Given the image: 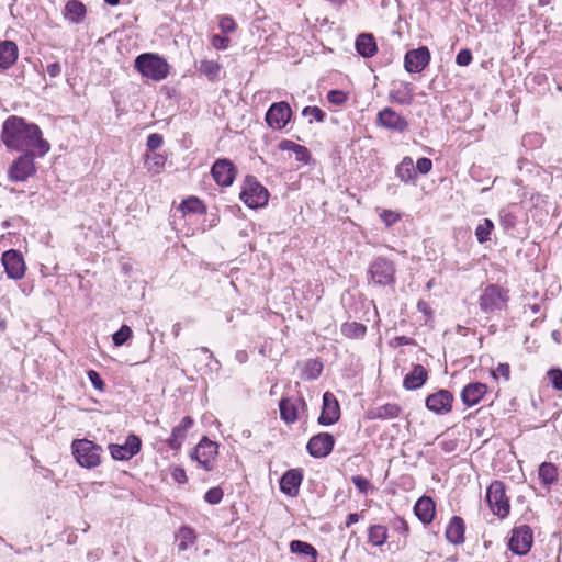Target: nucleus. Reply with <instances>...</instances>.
<instances>
[{
    "label": "nucleus",
    "instance_id": "nucleus-1",
    "mask_svg": "<svg viewBox=\"0 0 562 562\" xmlns=\"http://www.w3.org/2000/svg\"><path fill=\"white\" fill-rule=\"evenodd\" d=\"M1 139L9 150L37 151L38 157L45 156L50 149L40 126L18 115H10L2 123Z\"/></svg>",
    "mask_w": 562,
    "mask_h": 562
},
{
    "label": "nucleus",
    "instance_id": "nucleus-2",
    "mask_svg": "<svg viewBox=\"0 0 562 562\" xmlns=\"http://www.w3.org/2000/svg\"><path fill=\"white\" fill-rule=\"evenodd\" d=\"M134 68L143 76L154 81H161L169 75V64L155 53H143L134 60Z\"/></svg>",
    "mask_w": 562,
    "mask_h": 562
},
{
    "label": "nucleus",
    "instance_id": "nucleus-3",
    "mask_svg": "<svg viewBox=\"0 0 562 562\" xmlns=\"http://www.w3.org/2000/svg\"><path fill=\"white\" fill-rule=\"evenodd\" d=\"M395 265L385 257L374 258L367 271V279L370 285L374 286H393L395 284Z\"/></svg>",
    "mask_w": 562,
    "mask_h": 562
},
{
    "label": "nucleus",
    "instance_id": "nucleus-4",
    "mask_svg": "<svg viewBox=\"0 0 562 562\" xmlns=\"http://www.w3.org/2000/svg\"><path fill=\"white\" fill-rule=\"evenodd\" d=\"M71 452L80 467L93 469L101 463L103 449L95 442L82 438L72 440Z\"/></svg>",
    "mask_w": 562,
    "mask_h": 562
},
{
    "label": "nucleus",
    "instance_id": "nucleus-5",
    "mask_svg": "<svg viewBox=\"0 0 562 562\" xmlns=\"http://www.w3.org/2000/svg\"><path fill=\"white\" fill-rule=\"evenodd\" d=\"M269 191L252 175H247L243 181L239 199L249 209H260L268 204Z\"/></svg>",
    "mask_w": 562,
    "mask_h": 562
},
{
    "label": "nucleus",
    "instance_id": "nucleus-6",
    "mask_svg": "<svg viewBox=\"0 0 562 562\" xmlns=\"http://www.w3.org/2000/svg\"><path fill=\"white\" fill-rule=\"evenodd\" d=\"M525 213L518 204H509L498 212V222L504 233L513 238H519L525 232L522 224Z\"/></svg>",
    "mask_w": 562,
    "mask_h": 562
},
{
    "label": "nucleus",
    "instance_id": "nucleus-7",
    "mask_svg": "<svg viewBox=\"0 0 562 562\" xmlns=\"http://www.w3.org/2000/svg\"><path fill=\"white\" fill-rule=\"evenodd\" d=\"M35 156H37V151H22V155L14 159L8 169L10 181L25 182L33 177L36 173Z\"/></svg>",
    "mask_w": 562,
    "mask_h": 562
},
{
    "label": "nucleus",
    "instance_id": "nucleus-8",
    "mask_svg": "<svg viewBox=\"0 0 562 562\" xmlns=\"http://www.w3.org/2000/svg\"><path fill=\"white\" fill-rule=\"evenodd\" d=\"M508 300L507 291L502 289L499 285L490 284L481 294L479 304L482 312L491 314L506 307Z\"/></svg>",
    "mask_w": 562,
    "mask_h": 562
},
{
    "label": "nucleus",
    "instance_id": "nucleus-9",
    "mask_svg": "<svg viewBox=\"0 0 562 562\" xmlns=\"http://www.w3.org/2000/svg\"><path fill=\"white\" fill-rule=\"evenodd\" d=\"M486 501L494 515L505 518L509 514V499L505 493V484L494 481L487 487Z\"/></svg>",
    "mask_w": 562,
    "mask_h": 562
},
{
    "label": "nucleus",
    "instance_id": "nucleus-10",
    "mask_svg": "<svg viewBox=\"0 0 562 562\" xmlns=\"http://www.w3.org/2000/svg\"><path fill=\"white\" fill-rule=\"evenodd\" d=\"M217 454L218 445L204 436L193 449L191 458L196 460L205 471H212Z\"/></svg>",
    "mask_w": 562,
    "mask_h": 562
},
{
    "label": "nucleus",
    "instance_id": "nucleus-11",
    "mask_svg": "<svg viewBox=\"0 0 562 562\" xmlns=\"http://www.w3.org/2000/svg\"><path fill=\"white\" fill-rule=\"evenodd\" d=\"M533 543V532L530 526L521 525L512 530L508 541L509 550L516 555H526Z\"/></svg>",
    "mask_w": 562,
    "mask_h": 562
},
{
    "label": "nucleus",
    "instance_id": "nucleus-12",
    "mask_svg": "<svg viewBox=\"0 0 562 562\" xmlns=\"http://www.w3.org/2000/svg\"><path fill=\"white\" fill-rule=\"evenodd\" d=\"M292 117V109L286 101L272 103L266 112L265 121L267 125L276 131L286 126Z\"/></svg>",
    "mask_w": 562,
    "mask_h": 562
},
{
    "label": "nucleus",
    "instance_id": "nucleus-13",
    "mask_svg": "<svg viewBox=\"0 0 562 562\" xmlns=\"http://www.w3.org/2000/svg\"><path fill=\"white\" fill-rule=\"evenodd\" d=\"M108 448L114 460L127 461L140 451L142 440L137 435L130 434L123 445L110 443Z\"/></svg>",
    "mask_w": 562,
    "mask_h": 562
},
{
    "label": "nucleus",
    "instance_id": "nucleus-14",
    "mask_svg": "<svg viewBox=\"0 0 562 562\" xmlns=\"http://www.w3.org/2000/svg\"><path fill=\"white\" fill-rule=\"evenodd\" d=\"M341 415L340 405L334 393L327 391L323 394L322 409L317 418L321 426H331L336 424Z\"/></svg>",
    "mask_w": 562,
    "mask_h": 562
},
{
    "label": "nucleus",
    "instance_id": "nucleus-15",
    "mask_svg": "<svg viewBox=\"0 0 562 562\" xmlns=\"http://www.w3.org/2000/svg\"><path fill=\"white\" fill-rule=\"evenodd\" d=\"M431 60V54L427 46L409 49L404 56V69L409 74L422 72Z\"/></svg>",
    "mask_w": 562,
    "mask_h": 562
},
{
    "label": "nucleus",
    "instance_id": "nucleus-16",
    "mask_svg": "<svg viewBox=\"0 0 562 562\" xmlns=\"http://www.w3.org/2000/svg\"><path fill=\"white\" fill-rule=\"evenodd\" d=\"M335 447V437L329 432H318L310 438L306 450L313 458L321 459L329 456Z\"/></svg>",
    "mask_w": 562,
    "mask_h": 562
},
{
    "label": "nucleus",
    "instance_id": "nucleus-17",
    "mask_svg": "<svg viewBox=\"0 0 562 562\" xmlns=\"http://www.w3.org/2000/svg\"><path fill=\"white\" fill-rule=\"evenodd\" d=\"M237 175V168L228 158H220L211 167V176L221 187L233 184Z\"/></svg>",
    "mask_w": 562,
    "mask_h": 562
},
{
    "label": "nucleus",
    "instance_id": "nucleus-18",
    "mask_svg": "<svg viewBox=\"0 0 562 562\" xmlns=\"http://www.w3.org/2000/svg\"><path fill=\"white\" fill-rule=\"evenodd\" d=\"M2 265L10 279L20 280L25 273V263L19 250L10 249L2 254Z\"/></svg>",
    "mask_w": 562,
    "mask_h": 562
},
{
    "label": "nucleus",
    "instance_id": "nucleus-19",
    "mask_svg": "<svg viewBox=\"0 0 562 562\" xmlns=\"http://www.w3.org/2000/svg\"><path fill=\"white\" fill-rule=\"evenodd\" d=\"M376 121L382 127L397 133H403L408 127V121L390 106L378 113Z\"/></svg>",
    "mask_w": 562,
    "mask_h": 562
},
{
    "label": "nucleus",
    "instance_id": "nucleus-20",
    "mask_svg": "<svg viewBox=\"0 0 562 562\" xmlns=\"http://www.w3.org/2000/svg\"><path fill=\"white\" fill-rule=\"evenodd\" d=\"M425 403L429 411L443 415L452 409L453 394L448 390H439L428 395Z\"/></svg>",
    "mask_w": 562,
    "mask_h": 562
},
{
    "label": "nucleus",
    "instance_id": "nucleus-21",
    "mask_svg": "<svg viewBox=\"0 0 562 562\" xmlns=\"http://www.w3.org/2000/svg\"><path fill=\"white\" fill-rule=\"evenodd\" d=\"M303 481V470L301 468L286 470L279 482L280 491L290 497L297 496Z\"/></svg>",
    "mask_w": 562,
    "mask_h": 562
},
{
    "label": "nucleus",
    "instance_id": "nucleus-22",
    "mask_svg": "<svg viewBox=\"0 0 562 562\" xmlns=\"http://www.w3.org/2000/svg\"><path fill=\"white\" fill-rule=\"evenodd\" d=\"M414 86L407 81L392 82L387 99L400 105H411L414 101Z\"/></svg>",
    "mask_w": 562,
    "mask_h": 562
},
{
    "label": "nucleus",
    "instance_id": "nucleus-23",
    "mask_svg": "<svg viewBox=\"0 0 562 562\" xmlns=\"http://www.w3.org/2000/svg\"><path fill=\"white\" fill-rule=\"evenodd\" d=\"M486 392V384L481 382L469 383L461 391V401L465 406L472 407L480 403Z\"/></svg>",
    "mask_w": 562,
    "mask_h": 562
},
{
    "label": "nucleus",
    "instance_id": "nucleus-24",
    "mask_svg": "<svg viewBox=\"0 0 562 562\" xmlns=\"http://www.w3.org/2000/svg\"><path fill=\"white\" fill-rule=\"evenodd\" d=\"M193 424L192 417L184 416L180 424L172 428L170 437L166 440V443L171 450H179L181 448L187 432Z\"/></svg>",
    "mask_w": 562,
    "mask_h": 562
},
{
    "label": "nucleus",
    "instance_id": "nucleus-25",
    "mask_svg": "<svg viewBox=\"0 0 562 562\" xmlns=\"http://www.w3.org/2000/svg\"><path fill=\"white\" fill-rule=\"evenodd\" d=\"M465 524L460 516H452L445 531L446 540L454 546L464 542Z\"/></svg>",
    "mask_w": 562,
    "mask_h": 562
},
{
    "label": "nucleus",
    "instance_id": "nucleus-26",
    "mask_svg": "<svg viewBox=\"0 0 562 562\" xmlns=\"http://www.w3.org/2000/svg\"><path fill=\"white\" fill-rule=\"evenodd\" d=\"M414 513L424 525L430 524L436 514L434 499L430 496H422L415 503Z\"/></svg>",
    "mask_w": 562,
    "mask_h": 562
},
{
    "label": "nucleus",
    "instance_id": "nucleus-27",
    "mask_svg": "<svg viewBox=\"0 0 562 562\" xmlns=\"http://www.w3.org/2000/svg\"><path fill=\"white\" fill-rule=\"evenodd\" d=\"M18 45L13 41L0 42V71L11 68L18 59Z\"/></svg>",
    "mask_w": 562,
    "mask_h": 562
},
{
    "label": "nucleus",
    "instance_id": "nucleus-28",
    "mask_svg": "<svg viewBox=\"0 0 562 562\" xmlns=\"http://www.w3.org/2000/svg\"><path fill=\"white\" fill-rule=\"evenodd\" d=\"M357 53L363 58H371L378 52L375 37L371 33H361L355 41Z\"/></svg>",
    "mask_w": 562,
    "mask_h": 562
},
{
    "label": "nucleus",
    "instance_id": "nucleus-29",
    "mask_svg": "<svg viewBox=\"0 0 562 562\" xmlns=\"http://www.w3.org/2000/svg\"><path fill=\"white\" fill-rule=\"evenodd\" d=\"M428 380V371L422 364H414L411 372H408L404 380L403 386L406 390L420 389Z\"/></svg>",
    "mask_w": 562,
    "mask_h": 562
},
{
    "label": "nucleus",
    "instance_id": "nucleus-30",
    "mask_svg": "<svg viewBox=\"0 0 562 562\" xmlns=\"http://www.w3.org/2000/svg\"><path fill=\"white\" fill-rule=\"evenodd\" d=\"M402 407L395 403H387L368 411L369 419H392L400 416Z\"/></svg>",
    "mask_w": 562,
    "mask_h": 562
},
{
    "label": "nucleus",
    "instance_id": "nucleus-31",
    "mask_svg": "<svg viewBox=\"0 0 562 562\" xmlns=\"http://www.w3.org/2000/svg\"><path fill=\"white\" fill-rule=\"evenodd\" d=\"M86 13V5L79 0H68L64 9L65 19L76 24L83 21Z\"/></svg>",
    "mask_w": 562,
    "mask_h": 562
},
{
    "label": "nucleus",
    "instance_id": "nucleus-32",
    "mask_svg": "<svg viewBox=\"0 0 562 562\" xmlns=\"http://www.w3.org/2000/svg\"><path fill=\"white\" fill-rule=\"evenodd\" d=\"M196 532L190 526H182L176 532V541L178 551L183 552L187 551L190 547L194 546L196 542Z\"/></svg>",
    "mask_w": 562,
    "mask_h": 562
},
{
    "label": "nucleus",
    "instance_id": "nucleus-33",
    "mask_svg": "<svg viewBox=\"0 0 562 562\" xmlns=\"http://www.w3.org/2000/svg\"><path fill=\"white\" fill-rule=\"evenodd\" d=\"M395 175L402 182H409L416 180V170L414 167L413 159L409 156H405L402 161L395 168Z\"/></svg>",
    "mask_w": 562,
    "mask_h": 562
},
{
    "label": "nucleus",
    "instance_id": "nucleus-34",
    "mask_svg": "<svg viewBox=\"0 0 562 562\" xmlns=\"http://www.w3.org/2000/svg\"><path fill=\"white\" fill-rule=\"evenodd\" d=\"M280 417L286 424H293L297 419V406L289 397H282L279 402Z\"/></svg>",
    "mask_w": 562,
    "mask_h": 562
},
{
    "label": "nucleus",
    "instance_id": "nucleus-35",
    "mask_svg": "<svg viewBox=\"0 0 562 562\" xmlns=\"http://www.w3.org/2000/svg\"><path fill=\"white\" fill-rule=\"evenodd\" d=\"M340 331L349 339H361L367 334V326L358 322H346L341 325Z\"/></svg>",
    "mask_w": 562,
    "mask_h": 562
},
{
    "label": "nucleus",
    "instance_id": "nucleus-36",
    "mask_svg": "<svg viewBox=\"0 0 562 562\" xmlns=\"http://www.w3.org/2000/svg\"><path fill=\"white\" fill-rule=\"evenodd\" d=\"M323 371V363L318 359H308L302 369L301 379L304 381L316 380Z\"/></svg>",
    "mask_w": 562,
    "mask_h": 562
},
{
    "label": "nucleus",
    "instance_id": "nucleus-37",
    "mask_svg": "<svg viewBox=\"0 0 562 562\" xmlns=\"http://www.w3.org/2000/svg\"><path fill=\"white\" fill-rule=\"evenodd\" d=\"M387 537V528L383 525H372L368 529V541L374 547L383 546Z\"/></svg>",
    "mask_w": 562,
    "mask_h": 562
},
{
    "label": "nucleus",
    "instance_id": "nucleus-38",
    "mask_svg": "<svg viewBox=\"0 0 562 562\" xmlns=\"http://www.w3.org/2000/svg\"><path fill=\"white\" fill-rule=\"evenodd\" d=\"M290 551L300 555H308L313 560L312 562H317L318 552L317 550L308 542L302 540H292L290 542Z\"/></svg>",
    "mask_w": 562,
    "mask_h": 562
},
{
    "label": "nucleus",
    "instance_id": "nucleus-39",
    "mask_svg": "<svg viewBox=\"0 0 562 562\" xmlns=\"http://www.w3.org/2000/svg\"><path fill=\"white\" fill-rule=\"evenodd\" d=\"M538 474L542 484L549 486L555 482L558 476V469L553 463L543 462L539 467Z\"/></svg>",
    "mask_w": 562,
    "mask_h": 562
},
{
    "label": "nucleus",
    "instance_id": "nucleus-40",
    "mask_svg": "<svg viewBox=\"0 0 562 562\" xmlns=\"http://www.w3.org/2000/svg\"><path fill=\"white\" fill-rule=\"evenodd\" d=\"M180 210L183 213H191V214L206 213V206L200 199H198L195 196H189L188 199L183 200L180 204Z\"/></svg>",
    "mask_w": 562,
    "mask_h": 562
},
{
    "label": "nucleus",
    "instance_id": "nucleus-41",
    "mask_svg": "<svg viewBox=\"0 0 562 562\" xmlns=\"http://www.w3.org/2000/svg\"><path fill=\"white\" fill-rule=\"evenodd\" d=\"M199 71L207 77L210 81H215L218 78L221 66L214 60L203 59L200 61Z\"/></svg>",
    "mask_w": 562,
    "mask_h": 562
},
{
    "label": "nucleus",
    "instance_id": "nucleus-42",
    "mask_svg": "<svg viewBox=\"0 0 562 562\" xmlns=\"http://www.w3.org/2000/svg\"><path fill=\"white\" fill-rule=\"evenodd\" d=\"M494 229V223L490 218H484L475 228V237L480 244L491 239V233Z\"/></svg>",
    "mask_w": 562,
    "mask_h": 562
},
{
    "label": "nucleus",
    "instance_id": "nucleus-43",
    "mask_svg": "<svg viewBox=\"0 0 562 562\" xmlns=\"http://www.w3.org/2000/svg\"><path fill=\"white\" fill-rule=\"evenodd\" d=\"M494 3L502 19H509L514 15L516 0H494Z\"/></svg>",
    "mask_w": 562,
    "mask_h": 562
},
{
    "label": "nucleus",
    "instance_id": "nucleus-44",
    "mask_svg": "<svg viewBox=\"0 0 562 562\" xmlns=\"http://www.w3.org/2000/svg\"><path fill=\"white\" fill-rule=\"evenodd\" d=\"M166 160V156L162 154L153 153L146 155V164L149 171L159 172L164 168Z\"/></svg>",
    "mask_w": 562,
    "mask_h": 562
},
{
    "label": "nucleus",
    "instance_id": "nucleus-45",
    "mask_svg": "<svg viewBox=\"0 0 562 562\" xmlns=\"http://www.w3.org/2000/svg\"><path fill=\"white\" fill-rule=\"evenodd\" d=\"M132 329L127 325H122L119 330H116L112 335V340L114 346L120 347L123 346L131 337H132Z\"/></svg>",
    "mask_w": 562,
    "mask_h": 562
},
{
    "label": "nucleus",
    "instance_id": "nucleus-46",
    "mask_svg": "<svg viewBox=\"0 0 562 562\" xmlns=\"http://www.w3.org/2000/svg\"><path fill=\"white\" fill-rule=\"evenodd\" d=\"M224 492L220 486L211 487L204 494V501L211 505H216L223 499Z\"/></svg>",
    "mask_w": 562,
    "mask_h": 562
},
{
    "label": "nucleus",
    "instance_id": "nucleus-47",
    "mask_svg": "<svg viewBox=\"0 0 562 562\" xmlns=\"http://www.w3.org/2000/svg\"><path fill=\"white\" fill-rule=\"evenodd\" d=\"M547 376L552 387L557 391L562 390V370L559 368H551L547 372Z\"/></svg>",
    "mask_w": 562,
    "mask_h": 562
},
{
    "label": "nucleus",
    "instance_id": "nucleus-48",
    "mask_svg": "<svg viewBox=\"0 0 562 562\" xmlns=\"http://www.w3.org/2000/svg\"><path fill=\"white\" fill-rule=\"evenodd\" d=\"M391 527L394 532L400 533L401 536L404 537V539L407 538L408 532H409V527L404 518L395 517L391 522Z\"/></svg>",
    "mask_w": 562,
    "mask_h": 562
},
{
    "label": "nucleus",
    "instance_id": "nucleus-49",
    "mask_svg": "<svg viewBox=\"0 0 562 562\" xmlns=\"http://www.w3.org/2000/svg\"><path fill=\"white\" fill-rule=\"evenodd\" d=\"M302 115L303 116H313L315 119L316 122H324L325 119H326V113L318 106H311V105H307L305 106L303 110H302Z\"/></svg>",
    "mask_w": 562,
    "mask_h": 562
},
{
    "label": "nucleus",
    "instance_id": "nucleus-50",
    "mask_svg": "<svg viewBox=\"0 0 562 562\" xmlns=\"http://www.w3.org/2000/svg\"><path fill=\"white\" fill-rule=\"evenodd\" d=\"M351 482L358 488V491L364 495H367L368 491L372 488L370 481L362 475L351 476Z\"/></svg>",
    "mask_w": 562,
    "mask_h": 562
},
{
    "label": "nucleus",
    "instance_id": "nucleus-51",
    "mask_svg": "<svg viewBox=\"0 0 562 562\" xmlns=\"http://www.w3.org/2000/svg\"><path fill=\"white\" fill-rule=\"evenodd\" d=\"M380 218L386 227H391L401 220V215L392 210H383Z\"/></svg>",
    "mask_w": 562,
    "mask_h": 562
},
{
    "label": "nucleus",
    "instance_id": "nucleus-52",
    "mask_svg": "<svg viewBox=\"0 0 562 562\" xmlns=\"http://www.w3.org/2000/svg\"><path fill=\"white\" fill-rule=\"evenodd\" d=\"M347 94L341 90H329L327 92V100L335 105H341L347 101Z\"/></svg>",
    "mask_w": 562,
    "mask_h": 562
},
{
    "label": "nucleus",
    "instance_id": "nucleus-53",
    "mask_svg": "<svg viewBox=\"0 0 562 562\" xmlns=\"http://www.w3.org/2000/svg\"><path fill=\"white\" fill-rule=\"evenodd\" d=\"M473 56L469 48L461 49L456 56V64L460 67H467L472 63Z\"/></svg>",
    "mask_w": 562,
    "mask_h": 562
},
{
    "label": "nucleus",
    "instance_id": "nucleus-54",
    "mask_svg": "<svg viewBox=\"0 0 562 562\" xmlns=\"http://www.w3.org/2000/svg\"><path fill=\"white\" fill-rule=\"evenodd\" d=\"M218 27L221 29V31L223 33L227 34V33H232V32L235 31L236 23H235V21L231 16L223 15L220 19Z\"/></svg>",
    "mask_w": 562,
    "mask_h": 562
},
{
    "label": "nucleus",
    "instance_id": "nucleus-55",
    "mask_svg": "<svg viewBox=\"0 0 562 562\" xmlns=\"http://www.w3.org/2000/svg\"><path fill=\"white\" fill-rule=\"evenodd\" d=\"M87 375L94 389L99 391H103L105 389V383L101 375L99 374V372H97L95 370H89L87 372Z\"/></svg>",
    "mask_w": 562,
    "mask_h": 562
},
{
    "label": "nucleus",
    "instance_id": "nucleus-56",
    "mask_svg": "<svg viewBox=\"0 0 562 562\" xmlns=\"http://www.w3.org/2000/svg\"><path fill=\"white\" fill-rule=\"evenodd\" d=\"M211 43L216 49L225 50L228 47L229 38L222 34H213Z\"/></svg>",
    "mask_w": 562,
    "mask_h": 562
},
{
    "label": "nucleus",
    "instance_id": "nucleus-57",
    "mask_svg": "<svg viewBox=\"0 0 562 562\" xmlns=\"http://www.w3.org/2000/svg\"><path fill=\"white\" fill-rule=\"evenodd\" d=\"M431 168H432L431 159H429L427 157H422L417 160L415 170H416V173L419 172L422 175H427L430 172Z\"/></svg>",
    "mask_w": 562,
    "mask_h": 562
},
{
    "label": "nucleus",
    "instance_id": "nucleus-58",
    "mask_svg": "<svg viewBox=\"0 0 562 562\" xmlns=\"http://www.w3.org/2000/svg\"><path fill=\"white\" fill-rule=\"evenodd\" d=\"M164 138L158 133H153L148 135L146 145L149 150L155 151L162 145Z\"/></svg>",
    "mask_w": 562,
    "mask_h": 562
},
{
    "label": "nucleus",
    "instance_id": "nucleus-59",
    "mask_svg": "<svg viewBox=\"0 0 562 562\" xmlns=\"http://www.w3.org/2000/svg\"><path fill=\"white\" fill-rule=\"evenodd\" d=\"M294 154H295V158L297 161L300 162H303V164H308L310 160H311V153L310 150L303 146V145H297V147L295 148L294 150Z\"/></svg>",
    "mask_w": 562,
    "mask_h": 562
},
{
    "label": "nucleus",
    "instance_id": "nucleus-60",
    "mask_svg": "<svg viewBox=\"0 0 562 562\" xmlns=\"http://www.w3.org/2000/svg\"><path fill=\"white\" fill-rule=\"evenodd\" d=\"M493 376L497 379L498 375L503 376L506 381L510 378V367L508 363H498L496 369L492 372Z\"/></svg>",
    "mask_w": 562,
    "mask_h": 562
},
{
    "label": "nucleus",
    "instance_id": "nucleus-61",
    "mask_svg": "<svg viewBox=\"0 0 562 562\" xmlns=\"http://www.w3.org/2000/svg\"><path fill=\"white\" fill-rule=\"evenodd\" d=\"M171 476L172 479L177 482V483H180V484H183V483H187L188 481V477H187V474H186V471L184 469L182 468H175L171 472Z\"/></svg>",
    "mask_w": 562,
    "mask_h": 562
},
{
    "label": "nucleus",
    "instance_id": "nucleus-62",
    "mask_svg": "<svg viewBox=\"0 0 562 562\" xmlns=\"http://www.w3.org/2000/svg\"><path fill=\"white\" fill-rule=\"evenodd\" d=\"M46 72L49 75V77L55 78L58 77L61 72V66L59 63H52L48 64L46 67Z\"/></svg>",
    "mask_w": 562,
    "mask_h": 562
},
{
    "label": "nucleus",
    "instance_id": "nucleus-63",
    "mask_svg": "<svg viewBox=\"0 0 562 562\" xmlns=\"http://www.w3.org/2000/svg\"><path fill=\"white\" fill-rule=\"evenodd\" d=\"M299 144L294 143L293 140H290V139H282L280 143H279V149L281 150H286V151H293L295 150V148L297 147Z\"/></svg>",
    "mask_w": 562,
    "mask_h": 562
},
{
    "label": "nucleus",
    "instance_id": "nucleus-64",
    "mask_svg": "<svg viewBox=\"0 0 562 562\" xmlns=\"http://www.w3.org/2000/svg\"><path fill=\"white\" fill-rule=\"evenodd\" d=\"M540 142H541V136L539 134H528V135H525L522 138L524 145H527L528 143L538 144Z\"/></svg>",
    "mask_w": 562,
    "mask_h": 562
}]
</instances>
